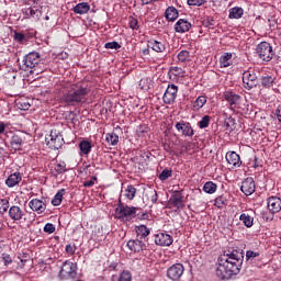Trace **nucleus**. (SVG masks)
Instances as JSON below:
<instances>
[{
	"label": "nucleus",
	"instance_id": "nucleus-1",
	"mask_svg": "<svg viewBox=\"0 0 281 281\" xmlns=\"http://www.w3.org/2000/svg\"><path fill=\"white\" fill-rule=\"evenodd\" d=\"M243 250H232L225 251L217 259L216 276L221 280H227L232 276H236L243 267Z\"/></svg>",
	"mask_w": 281,
	"mask_h": 281
},
{
	"label": "nucleus",
	"instance_id": "nucleus-2",
	"mask_svg": "<svg viewBox=\"0 0 281 281\" xmlns=\"http://www.w3.org/2000/svg\"><path fill=\"white\" fill-rule=\"evenodd\" d=\"M89 93H91V88L88 83H71L61 95V102L67 106H78L87 101Z\"/></svg>",
	"mask_w": 281,
	"mask_h": 281
},
{
	"label": "nucleus",
	"instance_id": "nucleus-3",
	"mask_svg": "<svg viewBox=\"0 0 281 281\" xmlns=\"http://www.w3.org/2000/svg\"><path fill=\"white\" fill-rule=\"evenodd\" d=\"M38 65H41L40 53L31 52L23 57V60H22L23 71H30L31 74H36V76H38L41 74V69L38 68Z\"/></svg>",
	"mask_w": 281,
	"mask_h": 281
},
{
	"label": "nucleus",
	"instance_id": "nucleus-4",
	"mask_svg": "<svg viewBox=\"0 0 281 281\" xmlns=\"http://www.w3.org/2000/svg\"><path fill=\"white\" fill-rule=\"evenodd\" d=\"M137 210L135 206H128L122 203V201H119L117 207L115 209V218L123 222L133 221V218L137 217Z\"/></svg>",
	"mask_w": 281,
	"mask_h": 281
},
{
	"label": "nucleus",
	"instance_id": "nucleus-5",
	"mask_svg": "<svg viewBox=\"0 0 281 281\" xmlns=\"http://www.w3.org/2000/svg\"><path fill=\"white\" fill-rule=\"evenodd\" d=\"M76 276H78V263L65 260L58 272L59 280H75Z\"/></svg>",
	"mask_w": 281,
	"mask_h": 281
},
{
	"label": "nucleus",
	"instance_id": "nucleus-6",
	"mask_svg": "<svg viewBox=\"0 0 281 281\" xmlns=\"http://www.w3.org/2000/svg\"><path fill=\"white\" fill-rule=\"evenodd\" d=\"M224 99L229 104L231 111H245V108H243V97L240 94H237L233 90H226L224 92Z\"/></svg>",
	"mask_w": 281,
	"mask_h": 281
},
{
	"label": "nucleus",
	"instance_id": "nucleus-7",
	"mask_svg": "<svg viewBox=\"0 0 281 281\" xmlns=\"http://www.w3.org/2000/svg\"><path fill=\"white\" fill-rule=\"evenodd\" d=\"M256 53L258 55V58H260V60H263V63H271L276 54L273 52V46H271L268 42H260L257 45Z\"/></svg>",
	"mask_w": 281,
	"mask_h": 281
},
{
	"label": "nucleus",
	"instance_id": "nucleus-8",
	"mask_svg": "<svg viewBox=\"0 0 281 281\" xmlns=\"http://www.w3.org/2000/svg\"><path fill=\"white\" fill-rule=\"evenodd\" d=\"M183 273H186V267L183 263H173L167 269L166 276L171 281H181Z\"/></svg>",
	"mask_w": 281,
	"mask_h": 281
},
{
	"label": "nucleus",
	"instance_id": "nucleus-9",
	"mask_svg": "<svg viewBox=\"0 0 281 281\" xmlns=\"http://www.w3.org/2000/svg\"><path fill=\"white\" fill-rule=\"evenodd\" d=\"M243 83L248 91H251V89L258 87V75H256V70L249 69L244 71Z\"/></svg>",
	"mask_w": 281,
	"mask_h": 281
},
{
	"label": "nucleus",
	"instance_id": "nucleus-10",
	"mask_svg": "<svg viewBox=\"0 0 281 281\" xmlns=\"http://www.w3.org/2000/svg\"><path fill=\"white\" fill-rule=\"evenodd\" d=\"M175 128L181 137H194V128H192V124L188 121L180 120L176 122Z\"/></svg>",
	"mask_w": 281,
	"mask_h": 281
},
{
	"label": "nucleus",
	"instance_id": "nucleus-11",
	"mask_svg": "<svg viewBox=\"0 0 281 281\" xmlns=\"http://www.w3.org/2000/svg\"><path fill=\"white\" fill-rule=\"evenodd\" d=\"M177 93H179V87L175 83L168 85L164 95L162 101L165 104H175L177 101Z\"/></svg>",
	"mask_w": 281,
	"mask_h": 281
},
{
	"label": "nucleus",
	"instance_id": "nucleus-12",
	"mask_svg": "<svg viewBox=\"0 0 281 281\" xmlns=\"http://www.w3.org/2000/svg\"><path fill=\"white\" fill-rule=\"evenodd\" d=\"M155 244L159 247H170L172 243H175V239L172 238V235L168 233H158L155 235Z\"/></svg>",
	"mask_w": 281,
	"mask_h": 281
},
{
	"label": "nucleus",
	"instance_id": "nucleus-13",
	"mask_svg": "<svg viewBox=\"0 0 281 281\" xmlns=\"http://www.w3.org/2000/svg\"><path fill=\"white\" fill-rule=\"evenodd\" d=\"M240 190L245 196H251L256 192V181L254 178L248 177L241 182Z\"/></svg>",
	"mask_w": 281,
	"mask_h": 281
},
{
	"label": "nucleus",
	"instance_id": "nucleus-14",
	"mask_svg": "<svg viewBox=\"0 0 281 281\" xmlns=\"http://www.w3.org/2000/svg\"><path fill=\"white\" fill-rule=\"evenodd\" d=\"M169 205H172V207H176L177 210H183V207H186V203H183V193H181V191H175L169 199Z\"/></svg>",
	"mask_w": 281,
	"mask_h": 281
},
{
	"label": "nucleus",
	"instance_id": "nucleus-15",
	"mask_svg": "<svg viewBox=\"0 0 281 281\" xmlns=\"http://www.w3.org/2000/svg\"><path fill=\"white\" fill-rule=\"evenodd\" d=\"M29 207L32 212H36L37 214H43L47 210V203L40 199H32L29 202Z\"/></svg>",
	"mask_w": 281,
	"mask_h": 281
},
{
	"label": "nucleus",
	"instance_id": "nucleus-16",
	"mask_svg": "<svg viewBox=\"0 0 281 281\" xmlns=\"http://www.w3.org/2000/svg\"><path fill=\"white\" fill-rule=\"evenodd\" d=\"M267 205L271 214H278V212H281V199L279 196L272 195L268 198Z\"/></svg>",
	"mask_w": 281,
	"mask_h": 281
},
{
	"label": "nucleus",
	"instance_id": "nucleus-17",
	"mask_svg": "<svg viewBox=\"0 0 281 281\" xmlns=\"http://www.w3.org/2000/svg\"><path fill=\"white\" fill-rule=\"evenodd\" d=\"M147 47H149V49H153V52H157V54H164V52H166V41L149 40L147 42Z\"/></svg>",
	"mask_w": 281,
	"mask_h": 281
},
{
	"label": "nucleus",
	"instance_id": "nucleus-18",
	"mask_svg": "<svg viewBox=\"0 0 281 281\" xmlns=\"http://www.w3.org/2000/svg\"><path fill=\"white\" fill-rule=\"evenodd\" d=\"M225 159L232 168H240L243 166V160H240V156L236 151L226 153Z\"/></svg>",
	"mask_w": 281,
	"mask_h": 281
},
{
	"label": "nucleus",
	"instance_id": "nucleus-19",
	"mask_svg": "<svg viewBox=\"0 0 281 281\" xmlns=\"http://www.w3.org/2000/svg\"><path fill=\"white\" fill-rule=\"evenodd\" d=\"M21 181H23V173L15 171L7 178L5 186L7 188H16Z\"/></svg>",
	"mask_w": 281,
	"mask_h": 281
},
{
	"label": "nucleus",
	"instance_id": "nucleus-20",
	"mask_svg": "<svg viewBox=\"0 0 281 281\" xmlns=\"http://www.w3.org/2000/svg\"><path fill=\"white\" fill-rule=\"evenodd\" d=\"M130 251H134L139 254V251H144L146 249V243L142 241V239H130L126 244Z\"/></svg>",
	"mask_w": 281,
	"mask_h": 281
},
{
	"label": "nucleus",
	"instance_id": "nucleus-21",
	"mask_svg": "<svg viewBox=\"0 0 281 281\" xmlns=\"http://www.w3.org/2000/svg\"><path fill=\"white\" fill-rule=\"evenodd\" d=\"M191 29H192V23H190L186 19H180L175 24V31L178 34H186V32H190Z\"/></svg>",
	"mask_w": 281,
	"mask_h": 281
},
{
	"label": "nucleus",
	"instance_id": "nucleus-22",
	"mask_svg": "<svg viewBox=\"0 0 281 281\" xmlns=\"http://www.w3.org/2000/svg\"><path fill=\"white\" fill-rule=\"evenodd\" d=\"M25 216V212L21 209V206L13 205L9 209V217L11 221L19 222Z\"/></svg>",
	"mask_w": 281,
	"mask_h": 281
},
{
	"label": "nucleus",
	"instance_id": "nucleus-23",
	"mask_svg": "<svg viewBox=\"0 0 281 281\" xmlns=\"http://www.w3.org/2000/svg\"><path fill=\"white\" fill-rule=\"evenodd\" d=\"M91 148H93V145L91 144V140L83 139L79 143V149H80V157L87 156L91 153Z\"/></svg>",
	"mask_w": 281,
	"mask_h": 281
},
{
	"label": "nucleus",
	"instance_id": "nucleus-24",
	"mask_svg": "<svg viewBox=\"0 0 281 281\" xmlns=\"http://www.w3.org/2000/svg\"><path fill=\"white\" fill-rule=\"evenodd\" d=\"M89 10H91V5L89 4V2H80L72 8V12H75V14H81V15L87 14Z\"/></svg>",
	"mask_w": 281,
	"mask_h": 281
},
{
	"label": "nucleus",
	"instance_id": "nucleus-25",
	"mask_svg": "<svg viewBox=\"0 0 281 281\" xmlns=\"http://www.w3.org/2000/svg\"><path fill=\"white\" fill-rule=\"evenodd\" d=\"M165 19L173 23V21H177V19H179V10H177V8L175 7L167 8V10L165 11Z\"/></svg>",
	"mask_w": 281,
	"mask_h": 281
},
{
	"label": "nucleus",
	"instance_id": "nucleus-26",
	"mask_svg": "<svg viewBox=\"0 0 281 281\" xmlns=\"http://www.w3.org/2000/svg\"><path fill=\"white\" fill-rule=\"evenodd\" d=\"M136 236L139 238V240H145L147 236H150V228L146 227V225L137 226Z\"/></svg>",
	"mask_w": 281,
	"mask_h": 281
},
{
	"label": "nucleus",
	"instance_id": "nucleus-27",
	"mask_svg": "<svg viewBox=\"0 0 281 281\" xmlns=\"http://www.w3.org/2000/svg\"><path fill=\"white\" fill-rule=\"evenodd\" d=\"M232 53H225L224 55H222L220 57V67L221 68H227V67H232L233 61H232Z\"/></svg>",
	"mask_w": 281,
	"mask_h": 281
},
{
	"label": "nucleus",
	"instance_id": "nucleus-28",
	"mask_svg": "<svg viewBox=\"0 0 281 281\" xmlns=\"http://www.w3.org/2000/svg\"><path fill=\"white\" fill-rule=\"evenodd\" d=\"M243 14H245V10L240 7H234L229 9V19H243Z\"/></svg>",
	"mask_w": 281,
	"mask_h": 281
},
{
	"label": "nucleus",
	"instance_id": "nucleus-29",
	"mask_svg": "<svg viewBox=\"0 0 281 281\" xmlns=\"http://www.w3.org/2000/svg\"><path fill=\"white\" fill-rule=\"evenodd\" d=\"M218 190V184L214 183L213 181H207L203 186V192L206 194H214Z\"/></svg>",
	"mask_w": 281,
	"mask_h": 281
},
{
	"label": "nucleus",
	"instance_id": "nucleus-30",
	"mask_svg": "<svg viewBox=\"0 0 281 281\" xmlns=\"http://www.w3.org/2000/svg\"><path fill=\"white\" fill-rule=\"evenodd\" d=\"M135 194H137V189L133 184H128L124 190L125 199L133 201V199H135Z\"/></svg>",
	"mask_w": 281,
	"mask_h": 281
},
{
	"label": "nucleus",
	"instance_id": "nucleus-31",
	"mask_svg": "<svg viewBox=\"0 0 281 281\" xmlns=\"http://www.w3.org/2000/svg\"><path fill=\"white\" fill-rule=\"evenodd\" d=\"M274 82H276V77L273 76L267 75L261 77V86L265 87V89H271Z\"/></svg>",
	"mask_w": 281,
	"mask_h": 281
},
{
	"label": "nucleus",
	"instance_id": "nucleus-32",
	"mask_svg": "<svg viewBox=\"0 0 281 281\" xmlns=\"http://www.w3.org/2000/svg\"><path fill=\"white\" fill-rule=\"evenodd\" d=\"M205 104H207V97L205 95L198 97L193 103V111H199L200 109H203Z\"/></svg>",
	"mask_w": 281,
	"mask_h": 281
},
{
	"label": "nucleus",
	"instance_id": "nucleus-33",
	"mask_svg": "<svg viewBox=\"0 0 281 281\" xmlns=\"http://www.w3.org/2000/svg\"><path fill=\"white\" fill-rule=\"evenodd\" d=\"M65 189H60L57 191V193L55 194V196L52 200V205H54V207H58V205H60V203H63V196H65Z\"/></svg>",
	"mask_w": 281,
	"mask_h": 281
},
{
	"label": "nucleus",
	"instance_id": "nucleus-34",
	"mask_svg": "<svg viewBox=\"0 0 281 281\" xmlns=\"http://www.w3.org/2000/svg\"><path fill=\"white\" fill-rule=\"evenodd\" d=\"M67 164L65 162H59L57 165H55L54 171L52 172V175L54 177H58V175H65V172H67Z\"/></svg>",
	"mask_w": 281,
	"mask_h": 281
},
{
	"label": "nucleus",
	"instance_id": "nucleus-35",
	"mask_svg": "<svg viewBox=\"0 0 281 281\" xmlns=\"http://www.w3.org/2000/svg\"><path fill=\"white\" fill-rule=\"evenodd\" d=\"M239 221L245 225V227H252L254 226V217H251L247 213H243L239 216Z\"/></svg>",
	"mask_w": 281,
	"mask_h": 281
},
{
	"label": "nucleus",
	"instance_id": "nucleus-36",
	"mask_svg": "<svg viewBox=\"0 0 281 281\" xmlns=\"http://www.w3.org/2000/svg\"><path fill=\"white\" fill-rule=\"evenodd\" d=\"M11 147L14 148V150H19L21 146H23V138L19 135H13L10 140Z\"/></svg>",
	"mask_w": 281,
	"mask_h": 281
},
{
	"label": "nucleus",
	"instance_id": "nucleus-37",
	"mask_svg": "<svg viewBox=\"0 0 281 281\" xmlns=\"http://www.w3.org/2000/svg\"><path fill=\"white\" fill-rule=\"evenodd\" d=\"M105 140L108 142V144H110V146H117V143L120 142V136H117V134L115 133H108L105 135Z\"/></svg>",
	"mask_w": 281,
	"mask_h": 281
},
{
	"label": "nucleus",
	"instance_id": "nucleus-38",
	"mask_svg": "<svg viewBox=\"0 0 281 281\" xmlns=\"http://www.w3.org/2000/svg\"><path fill=\"white\" fill-rule=\"evenodd\" d=\"M215 207H218V210H223L225 205H227V198L225 195H218L214 201Z\"/></svg>",
	"mask_w": 281,
	"mask_h": 281
},
{
	"label": "nucleus",
	"instance_id": "nucleus-39",
	"mask_svg": "<svg viewBox=\"0 0 281 281\" xmlns=\"http://www.w3.org/2000/svg\"><path fill=\"white\" fill-rule=\"evenodd\" d=\"M170 177H172V170L165 168L158 176V179H160V181H167V179H170Z\"/></svg>",
	"mask_w": 281,
	"mask_h": 281
},
{
	"label": "nucleus",
	"instance_id": "nucleus-40",
	"mask_svg": "<svg viewBox=\"0 0 281 281\" xmlns=\"http://www.w3.org/2000/svg\"><path fill=\"white\" fill-rule=\"evenodd\" d=\"M117 281H133V274L128 270H123Z\"/></svg>",
	"mask_w": 281,
	"mask_h": 281
},
{
	"label": "nucleus",
	"instance_id": "nucleus-41",
	"mask_svg": "<svg viewBox=\"0 0 281 281\" xmlns=\"http://www.w3.org/2000/svg\"><path fill=\"white\" fill-rule=\"evenodd\" d=\"M10 209V201L7 199H0V214H5Z\"/></svg>",
	"mask_w": 281,
	"mask_h": 281
},
{
	"label": "nucleus",
	"instance_id": "nucleus-42",
	"mask_svg": "<svg viewBox=\"0 0 281 281\" xmlns=\"http://www.w3.org/2000/svg\"><path fill=\"white\" fill-rule=\"evenodd\" d=\"M178 60L180 63H188L190 60V52L188 50H181L179 54H178Z\"/></svg>",
	"mask_w": 281,
	"mask_h": 281
},
{
	"label": "nucleus",
	"instance_id": "nucleus-43",
	"mask_svg": "<svg viewBox=\"0 0 281 281\" xmlns=\"http://www.w3.org/2000/svg\"><path fill=\"white\" fill-rule=\"evenodd\" d=\"M128 27L135 31L139 30V21H137V18H134V16L128 18Z\"/></svg>",
	"mask_w": 281,
	"mask_h": 281
},
{
	"label": "nucleus",
	"instance_id": "nucleus-44",
	"mask_svg": "<svg viewBox=\"0 0 281 281\" xmlns=\"http://www.w3.org/2000/svg\"><path fill=\"white\" fill-rule=\"evenodd\" d=\"M210 115H204L202 120L198 123L199 128H207L210 126Z\"/></svg>",
	"mask_w": 281,
	"mask_h": 281
},
{
	"label": "nucleus",
	"instance_id": "nucleus-45",
	"mask_svg": "<svg viewBox=\"0 0 281 281\" xmlns=\"http://www.w3.org/2000/svg\"><path fill=\"white\" fill-rule=\"evenodd\" d=\"M14 41H16V43H20L21 45H23V43H25L27 41V38L25 37V34H23L21 32H14Z\"/></svg>",
	"mask_w": 281,
	"mask_h": 281
},
{
	"label": "nucleus",
	"instance_id": "nucleus-46",
	"mask_svg": "<svg viewBox=\"0 0 281 281\" xmlns=\"http://www.w3.org/2000/svg\"><path fill=\"white\" fill-rule=\"evenodd\" d=\"M29 14L30 16H41V14H43V12L41 11V9L38 7H31L29 8Z\"/></svg>",
	"mask_w": 281,
	"mask_h": 281
},
{
	"label": "nucleus",
	"instance_id": "nucleus-47",
	"mask_svg": "<svg viewBox=\"0 0 281 281\" xmlns=\"http://www.w3.org/2000/svg\"><path fill=\"white\" fill-rule=\"evenodd\" d=\"M105 49H122V45L117 42H108L104 45Z\"/></svg>",
	"mask_w": 281,
	"mask_h": 281
},
{
	"label": "nucleus",
	"instance_id": "nucleus-48",
	"mask_svg": "<svg viewBox=\"0 0 281 281\" xmlns=\"http://www.w3.org/2000/svg\"><path fill=\"white\" fill-rule=\"evenodd\" d=\"M49 146H52L53 148H60V146H63V136H58L57 138H55V140H53Z\"/></svg>",
	"mask_w": 281,
	"mask_h": 281
},
{
	"label": "nucleus",
	"instance_id": "nucleus-49",
	"mask_svg": "<svg viewBox=\"0 0 281 281\" xmlns=\"http://www.w3.org/2000/svg\"><path fill=\"white\" fill-rule=\"evenodd\" d=\"M44 232L45 234H54V232H56V226L52 223H47L44 226Z\"/></svg>",
	"mask_w": 281,
	"mask_h": 281
},
{
	"label": "nucleus",
	"instance_id": "nucleus-50",
	"mask_svg": "<svg viewBox=\"0 0 281 281\" xmlns=\"http://www.w3.org/2000/svg\"><path fill=\"white\" fill-rule=\"evenodd\" d=\"M76 249H78V247H76V245H71V244H68V245H66V247H65V251H66V254H68L69 256H74V254H76Z\"/></svg>",
	"mask_w": 281,
	"mask_h": 281
},
{
	"label": "nucleus",
	"instance_id": "nucleus-51",
	"mask_svg": "<svg viewBox=\"0 0 281 281\" xmlns=\"http://www.w3.org/2000/svg\"><path fill=\"white\" fill-rule=\"evenodd\" d=\"M95 181H98V177L93 176L90 180L83 182V188H93Z\"/></svg>",
	"mask_w": 281,
	"mask_h": 281
},
{
	"label": "nucleus",
	"instance_id": "nucleus-52",
	"mask_svg": "<svg viewBox=\"0 0 281 281\" xmlns=\"http://www.w3.org/2000/svg\"><path fill=\"white\" fill-rule=\"evenodd\" d=\"M61 135H58V133H56V131H52L50 134L48 135V137H46L47 144L53 143L55 139H57V137H60Z\"/></svg>",
	"mask_w": 281,
	"mask_h": 281
},
{
	"label": "nucleus",
	"instance_id": "nucleus-53",
	"mask_svg": "<svg viewBox=\"0 0 281 281\" xmlns=\"http://www.w3.org/2000/svg\"><path fill=\"white\" fill-rule=\"evenodd\" d=\"M136 133L138 137H144V133H148V127L146 125H140L137 127Z\"/></svg>",
	"mask_w": 281,
	"mask_h": 281
},
{
	"label": "nucleus",
	"instance_id": "nucleus-54",
	"mask_svg": "<svg viewBox=\"0 0 281 281\" xmlns=\"http://www.w3.org/2000/svg\"><path fill=\"white\" fill-rule=\"evenodd\" d=\"M188 5H196V7H201L204 5V3H206L205 0H187Z\"/></svg>",
	"mask_w": 281,
	"mask_h": 281
},
{
	"label": "nucleus",
	"instance_id": "nucleus-55",
	"mask_svg": "<svg viewBox=\"0 0 281 281\" xmlns=\"http://www.w3.org/2000/svg\"><path fill=\"white\" fill-rule=\"evenodd\" d=\"M171 71H175V76L183 77L186 75V71L183 70V68H180V67H172Z\"/></svg>",
	"mask_w": 281,
	"mask_h": 281
},
{
	"label": "nucleus",
	"instance_id": "nucleus-56",
	"mask_svg": "<svg viewBox=\"0 0 281 281\" xmlns=\"http://www.w3.org/2000/svg\"><path fill=\"white\" fill-rule=\"evenodd\" d=\"M260 256V252H256L254 250H247L246 258L247 260H250V258H258Z\"/></svg>",
	"mask_w": 281,
	"mask_h": 281
},
{
	"label": "nucleus",
	"instance_id": "nucleus-57",
	"mask_svg": "<svg viewBox=\"0 0 281 281\" xmlns=\"http://www.w3.org/2000/svg\"><path fill=\"white\" fill-rule=\"evenodd\" d=\"M2 260L5 266L12 265V257L9 254H2Z\"/></svg>",
	"mask_w": 281,
	"mask_h": 281
},
{
	"label": "nucleus",
	"instance_id": "nucleus-58",
	"mask_svg": "<svg viewBox=\"0 0 281 281\" xmlns=\"http://www.w3.org/2000/svg\"><path fill=\"white\" fill-rule=\"evenodd\" d=\"M149 195H150V201L153 204L157 203L159 195L157 194V192L155 190L149 191Z\"/></svg>",
	"mask_w": 281,
	"mask_h": 281
},
{
	"label": "nucleus",
	"instance_id": "nucleus-59",
	"mask_svg": "<svg viewBox=\"0 0 281 281\" xmlns=\"http://www.w3.org/2000/svg\"><path fill=\"white\" fill-rule=\"evenodd\" d=\"M30 106L31 105L27 102H19V109H21V111H29Z\"/></svg>",
	"mask_w": 281,
	"mask_h": 281
},
{
	"label": "nucleus",
	"instance_id": "nucleus-60",
	"mask_svg": "<svg viewBox=\"0 0 281 281\" xmlns=\"http://www.w3.org/2000/svg\"><path fill=\"white\" fill-rule=\"evenodd\" d=\"M5 157H8V150H5L3 147H0V161L5 159Z\"/></svg>",
	"mask_w": 281,
	"mask_h": 281
},
{
	"label": "nucleus",
	"instance_id": "nucleus-61",
	"mask_svg": "<svg viewBox=\"0 0 281 281\" xmlns=\"http://www.w3.org/2000/svg\"><path fill=\"white\" fill-rule=\"evenodd\" d=\"M277 120L281 122V104L276 110Z\"/></svg>",
	"mask_w": 281,
	"mask_h": 281
},
{
	"label": "nucleus",
	"instance_id": "nucleus-62",
	"mask_svg": "<svg viewBox=\"0 0 281 281\" xmlns=\"http://www.w3.org/2000/svg\"><path fill=\"white\" fill-rule=\"evenodd\" d=\"M2 133H5V123L0 122V135H2Z\"/></svg>",
	"mask_w": 281,
	"mask_h": 281
},
{
	"label": "nucleus",
	"instance_id": "nucleus-63",
	"mask_svg": "<svg viewBox=\"0 0 281 281\" xmlns=\"http://www.w3.org/2000/svg\"><path fill=\"white\" fill-rule=\"evenodd\" d=\"M143 5H148V3H153V1H157V0H140Z\"/></svg>",
	"mask_w": 281,
	"mask_h": 281
},
{
	"label": "nucleus",
	"instance_id": "nucleus-64",
	"mask_svg": "<svg viewBox=\"0 0 281 281\" xmlns=\"http://www.w3.org/2000/svg\"><path fill=\"white\" fill-rule=\"evenodd\" d=\"M149 54H150V48H149V47L143 49V55H144V56H148Z\"/></svg>",
	"mask_w": 281,
	"mask_h": 281
}]
</instances>
